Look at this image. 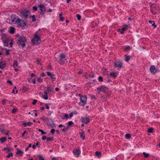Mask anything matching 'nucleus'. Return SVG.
I'll return each instance as SVG.
<instances>
[{
    "instance_id": "nucleus-1",
    "label": "nucleus",
    "mask_w": 160,
    "mask_h": 160,
    "mask_svg": "<svg viewBox=\"0 0 160 160\" xmlns=\"http://www.w3.org/2000/svg\"><path fill=\"white\" fill-rule=\"evenodd\" d=\"M27 41V39L23 36L19 37L18 40L17 41V43L19 46H21L24 48L26 45L25 43Z\"/></svg>"
},
{
    "instance_id": "nucleus-2",
    "label": "nucleus",
    "mask_w": 160,
    "mask_h": 160,
    "mask_svg": "<svg viewBox=\"0 0 160 160\" xmlns=\"http://www.w3.org/2000/svg\"><path fill=\"white\" fill-rule=\"evenodd\" d=\"M41 42L39 34L38 33V32H36L34 34V37L32 40V42L33 44H38Z\"/></svg>"
},
{
    "instance_id": "nucleus-3",
    "label": "nucleus",
    "mask_w": 160,
    "mask_h": 160,
    "mask_svg": "<svg viewBox=\"0 0 160 160\" xmlns=\"http://www.w3.org/2000/svg\"><path fill=\"white\" fill-rule=\"evenodd\" d=\"M16 23L18 27L24 28L26 25V23L24 20H22L19 18H18L16 20Z\"/></svg>"
},
{
    "instance_id": "nucleus-4",
    "label": "nucleus",
    "mask_w": 160,
    "mask_h": 160,
    "mask_svg": "<svg viewBox=\"0 0 160 160\" xmlns=\"http://www.w3.org/2000/svg\"><path fill=\"white\" fill-rule=\"evenodd\" d=\"M59 57L60 58L58 60V62L60 64H64L67 62L64 54L61 53Z\"/></svg>"
},
{
    "instance_id": "nucleus-5",
    "label": "nucleus",
    "mask_w": 160,
    "mask_h": 160,
    "mask_svg": "<svg viewBox=\"0 0 160 160\" xmlns=\"http://www.w3.org/2000/svg\"><path fill=\"white\" fill-rule=\"evenodd\" d=\"M79 96L80 97V100L81 102L79 103V105L82 106H84L87 102V97L85 96H82L81 94H79Z\"/></svg>"
},
{
    "instance_id": "nucleus-6",
    "label": "nucleus",
    "mask_w": 160,
    "mask_h": 160,
    "mask_svg": "<svg viewBox=\"0 0 160 160\" xmlns=\"http://www.w3.org/2000/svg\"><path fill=\"white\" fill-rule=\"evenodd\" d=\"M21 14L25 19H27L30 14L29 10L26 9H22L21 12Z\"/></svg>"
},
{
    "instance_id": "nucleus-7",
    "label": "nucleus",
    "mask_w": 160,
    "mask_h": 160,
    "mask_svg": "<svg viewBox=\"0 0 160 160\" xmlns=\"http://www.w3.org/2000/svg\"><path fill=\"white\" fill-rule=\"evenodd\" d=\"M38 7L39 8H40V10L41 11V14H43L45 13L46 11V10L44 5L42 4H40L38 5Z\"/></svg>"
},
{
    "instance_id": "nucleus-8",
    "label": "nucleus",
    "mask_w": 160,
    "mask_h": 160,
    "mask_svg": "<svg viewBox=\"0 0 160 160\" xmlns=\"http://www.w3.org/2000/svg\"><path fill=\"white\" fill-rule=\"evenodd\" d=\"M122 61H116L114 63V65L116 68H121L122 67Z\"/></svg>"
},
{
    "instance_id": "nucleus-9",
    "label": "nucleus",
    "mask_w": 160,
    "mask_h": 160,
    "mask_svg": "<svg viewBox=\"0 0 160 160\" xmlns=\"http://www.w3.org/2000/svg\"><path fill=\"white\" fill-rule=\"evenodd\" d=\"M150 7L151 12L153 14H155L156 13V6L154 5L153 3H152L150 5Z\"/></svg>"
},
{
    "instance_id": "nucleus-10",
    "label": "nucleus",
    "mask_w": 160,
    "mask_h": 160,
    "mask_svg": "<svg viewBox=\"0 0 160 160\" xmlns=\"http://www.w3.org/2000/svg\"><path fill=\"white\" fill-rule=\"evenodd\" d=\"M81 122L82 123L87 124L89 122V119L88 118H82Z\"/></svg>"
},
{
    "instance_id": "nucleus-11",
    "label": "nucleus",
    "mask_w": 160,
    "mask_h": 160,
    "mask_svg": "<svg viewBox=\"0 0 160 160\" xmlns=\"http://www.w3.org/2000/svg\"><path fill=\"white\" fill-rule=\"evenodd\" d=\"M98 90L99 91V92L102 91H106L107 89L108 88L107 87H104V86H102L100 88H97Z\"/></svg>"
},
{
    "instance_id": "nucleus-12",
    "label": "nucleus",
    "mask_w": 160,
    "mask_h": 160,
    "mask_svg": "<svg viewBox=\"0 0 160 160\" xmlns=\"http://www.w3.org/2000/svg\"><path fill=\"white\" fill-rule=\"evenodd\" d=\"M6 66V63L5 61H2L0 62V68L3 69Z\"/></svg>"
},
{
    "instance_id": "nucleus-13",
    "label": "nucleus",
    "mask_w": 160,
    "mask_h": 160,
    "mask_svg": "<svg viewBox=\"0 0 160 160\" xmlns=\"http://www.w3.org/2000/svg\"><path fill=\"white\" fill-rule=\"evenodd\" d=\"M46 73L47 75L51 78V79L52 81L54 80L55 78L53 77L54 76V74H51L50 72H47Z\"/></svg>"
},
{
    "instance_id": "nucleus-14",
    "label": "nucleus",
    "mask_w": 160,
    "mask_h": 160,
    "mask_svg": "<svg viewBox=\"0 0 160 160\" xmlns=\"http://www.w3.org/2000/svg\"><path fill=\"white\" fill-rule=\"evenodd\" d=\"M155 69V67L154 65H152L150 68V72L152 73L153 74H155L156 73L155 72H154V70Z\"/></svg>"
},
{
    "instance_id": "nucleus-15",
    "label": "nucleus",
    "mask_w": 160,
    "mask_h": 160,
    "mask_svg": "<svg viewBox=\"0 0 160 160\" xmlns=\"http://www.w3.org/2000/svg\"><path fill=\"white\" fill-rule=\"evenodd\" d=\"M32 124V123L31 122H23L22 125H23L24 127H26L27 126H30Z\"/></svg>"
},
{
    "instance_id": "nucleus-16",
    "label": "nucleus",
    "mask_w": 160,
    "mask_h": 160,
    "mask_svg": "<svg viewBox=\"0 0 160 160\" xmlns=\"http://www.w3.org/2000/svg\"><path fill=\"white\" fill-rule=\"evenodd\" d=\"M15 28L13 27H11L10 28V30L9 32L11 34H13L15 32Z\"/></svg>"
},
{
    "instance_id": "nucleus-17",
    "label": "nucleus",
    "mask_w": 160,
    "mask_h": 160,
    "mask_svg": "<svg viewBox=\"0 0 160 160\" xmlns=\"http://www.w3.org/2000/svg\"><path fill=\"white\" fill-rule=\"evenodd\" d=\"M118 73L116 72H111L110 73V75L112 78H115L117 76Z\"/></svg>"
},
{
    "instance_id": "nucleus-18",
    "label": "nucleus",
    "mask_w": 160,
    "mask_h": 160,
    "mask_svg": "<svg viewBox=\"0 0 160 160\" xmlns=\"http://www.w3.org/2000/svg\"><path fill=\"white\" fill-rule=\"evenodd\" d=\"M73 153L74 155H79L80 154V151L78 149H76L74 150Z\"/></svg>"
},
{
    "instance_id": "nucleus-19",
    "label": "nucleus",
    "mask_w": 160,
    "mask_h": 160,
    "mask_svg": "<svg viewBox=\"0 0 160 160\" xmlns=\"http://www.w3.org/2000/svg\"><path fill=\"white\" fill-rule=\"evenodd\" d=\"M9 40L8 39H6L3 41L4 45L5 46L7 47L8 45V43Z\"/></svg>"
},
{
    "instance_id": "nucleus-20",
    "label": "nucleus",
    "mask_w": 160,
    "mask_h": 160,
    "mask_svg": "<svg viewBox=\"0 0 160 160\" xmlns=\"http://www.w3.org/2000/svg\"><path fill=\"white\" fill-rule=\"evenodd\" d=\"M47 92L45 91L44 92V95L42 96V97L45 100L48 99V96L47 95Z\"/></svg>"
},
{
    "instance_id": "nucleus-21",
    "label": "nucleus",
    "mask_w": 160,
    "mask_h": 160,
    "mask_svg": "<svg viewBox=\"0 0 160 160\" xmlns=\"http://www.w3.org/2000/svg\"><path fill=\"white\" fill-rule=\"evenodd\" d=\"M149 23L151 24L155 28H156L157 27V26L155 24L154 21H149Z\"/></svg>"
},
{
    "instance_id": "nucleus-22",
    "label": "nucleus",
    "mask_w": 160,
    "mask_h": 160,
    "mask_svg": "<svg viewBox=\"0 0 160 160\" xmlns=\"http://www.w3.org/2000/svg\"><path fill=\"white\" fill-rule=\"evenodd\" d=\"M68 114H65L62 118V119H68Z\"/></svg>"
},
{
    "instance_id": "nucleus-23",
    "label": "nucleus",
    "mask_w": 160,
    "mask_h": 160,
    "mask_svg": "<svg viewBox=\"0 0 160 160\" xmlns=\"http://www.w3.org/2000/svg\"><path fill=\"white\" fill-rule=\"evenodd\" d=\"M6 138L5 137H2L0 138V140L2 143L4 142L6 140Z\"/></svg>"
},
{
    "instance_id": "nucleus-24",
    "label": "nucleus",
    "mask_w": 160,
    "mask_h": 160,
    "mask_svg": "<svg viewBox=\"0 0 160 160\" xmlns=\"http://www.w3.org/2000/svg\"><path fill=\"white\" fill-rule=\"evenodd\" d=\"M95 153L96 155L97 156H98V157H100L101 155V153L100 152L96 151Z\"/></svg>"
},
{
    "instance_id": "nucleus-25",
    "label": "nucleus",
    "mask_w": 160,
    "mask_h": 160,
    "mask_svg": "<svg viewBox=\"0 0 160 160\" xmlns=\"http://www.w3.org/2000/svg\"><path fill=\"white\" fill-rule=\"evenodd\" d=\"M17 150H18V151H17V152H16V154H21L22 155V154L23 153V152H22V151H21L20 150H19L18 148H17Z\"/></svg>"
},
{
    "instance_id": "nucleus-26",
    "label": "nucleus",
    "mask_w": 160,
    "mask_h": 160,
    "mask_svg": "<svg viewBox=\"0 0 160 160\" xmlns=\"http://www.w3.org/2000/svg\"><path fill=\"white\" fill-rule=\"evenodd\" d=\"M143 154L144 155V157L146 158H147L150 155L149 154L146 153L144 152H143Z\"/></svg>"
},
{
    "instance_id": "nucleus-27",
    "label": "nucleus",
    "mask_w": 160,
    "mask_h": 160,
    "mask_svg": "<svg viewBox=\"0 0 160 160\" xmlns=\"http://www.w3.org/2000/svg\"><path fill=\"white\" fill-rule=\"evenodd\" d=\"M18 66V62L16 60L14 61V64L13 66L14 67H17Z\"/></svg>"
},
{
    "instance_id": "nucleus-28",
    "label": "nucleus",
    "mask_w": 160,
    "mask_h": 160,
    "mask_svg": "<svg viewBox=\"0 0 160 160\" xmlns=\"http://www.w3.org/2000/svg\"><path fill=\"white\" fill-rule=\"evenodd\" d=\"M131 137V134L129 133H127L125 135V138L127 139L130 138Z\"/></svg>"
},
{
    "instance_id": "nucleus-29",
    "label": "nucleus",
    "mask_w": 160,
    "mask_h": 160,
    "mask_svg": "<svg viewBox=\"0 0 160 160\" xmlns=\"http://www.w3.org/2000/svg\"><path fill=\"white\" fill-rule=\"evenodd\" d=\"M131 56H128L126 57L125 60L126 62H128Z\"/></svg>"
},
{
    "instance_id": "nucleus-30",
    "label": "nucleus",
    "mask_w": 160,
    "mask_h": 160,
    "mask_svg": "<svg viewBox=\"0 0 160 160\" xmlns=\"http://www.w3.org/2000/svg\"><path fill=\"white\" fill-rule=\"evenodd\" d=\"M32 18V22H34L36 21V19L35 18V16L34 15H33L31 16Z\"/></svg>"
},
{
    "instance_id": "nucleus-31",
    "label": "nucleus",
    "mask_w": 160,
    "mask_h": 160,
    "mask_svg": "<svg viewBox=\"0 0 160 160\" xmlns=\"http://www.w3.org/2000/svg\"><path fill=\"white\" fill-rule=\"evenodd\" d=\"M153 129L151 128H148L147 132L149 133H152V132Z\"/></svg>"
},
{
    "instance_id": "nucleus-32",
    "label": "nucleus",
    "mask_w": 160,
    "mask_h": 160,
    "mask_svg": "<svg viewBox=\"0 0 160 160\" xmlns=\"http://www.w3.org/2000/svg\"><path fill=\"white\" fill-rule=\"evenodd\" d=\"M52 90V88L51 87L48 86V89L46 90V91L47 92H48V91H51Z\"/></svg>"
},
{
    "instance_id": "nucleus-33",
    "label": "nucleus",
    "mask_w": 160,
    "mask_h": 160,
    "mask_svg": "<svg viewBox=\"0 0 160 160\" xmlns=\"http://www.w3.org/2000/svg\"><path fill=\"white\" fill-rule=\"evenodd\" d=\"M13 156V154L12 152H10L9 154L7 156V158H9L11 157L12 156Z\"/></svg>"
},
{
    "instance_id": "nucleus-34",
    "label": "nucleus",
    "mask_w": 160,
    "mask_h": 160,
    "mask_svg": "<svg viewBox=\"0 0 160 160\" xmlns=\"http://www.w3.org/2000/svg\"><path fill=\"white\" fill-rule=\"evenodd\" d=\"M126 30V28L124 27L122 29V31L120 32V33L121 34H123V32H124Z\"/></svg>"
},
{
    "instance_id": "nucleus-35",
    "label": "nucleus",
    "mask_w": 160,
    "mask_h": 160,
    "mask_svg": "<svg viewBox=\"0 0 160 160\" xmlns=\"http://www.w3.org/2000/svg\"><path fill=\"white\" fill-rule=\"evenodd\" d=\"M38 131L41 132V133L43 134H46V133L45 132H44V131L41 129H39Z\"/></svg>"
},
{
    "instance_id": "nucleus-36",
    "label": "nucleus",
    "mask_w": 160,
    "mask_h": 160,
    "mask_svg": "<svg viewBox=\"0 0 160 160\" xmlns=\"http://www.w3.org/2000/svg\"><path fill=\"white\" fill-rule=\"evenodd\" d=\"M76 17L78 19V20L79 21L80 20V19H81V17L80 15L79 14H77Z\"/></svg>"
},
{
    "instance_id": "nucleus-37",
    "label": "nucleus",
    "mask_w": 160,
    "mask_h": 160,
    "mask_svg": "<svg viewBox=\"0 0 160 160\" xmlns=\"http://www.w3.org/2000/svg\"><path fill=\"white\" fill-rule=\"evenodd\" d=\"M2 132L7 135H8L9 133V131H7V132H6L4 130H2Z\"/></svg>"
},
{
    "instance_id": "nucleus-38",
    "label": "nucleus",
    "mask_w": 160,
    "mask_h": 160,
    "mask_svg": "<svg viewBox=\"0 0 160 160\" xmlns=\"http://www.w3.org/2000/svg\"><path fill=\"white\" fill-rule=\"evenodd\" d=\"M88 77H89V78H94L95 77V75L93 74H90L88 76Z\"/></svg>"
},
{
    "instance_id": "nucleus-39",
    "label": "nucleus",
    "mask_w": 160,
    "mask_h": 160,
    "mask_svg": "<svg viewBox=\"0 0 160 160\" xmlns=\"http://www.w3.org/2000/svg\"><path fill=\"white\" fill-rule=\"evenodd\" d=\"M98 80L100 82H102L103 81L102 78L101 76H99V78H98Z\"/></svg>"
},
{
    "instance_id": "nucleus-40",
    "label": "nucleus",
    "mask_w": 160,
    "mask_h": 160,
    "mask_svg": "<svg viewBox=\"0 0 160 160\" xmlns=\"http://www.w3.org/2000/svg\"><path fill=\"white\" fill-rule=\"evenodd\" d=\"M41 119L44 121H47L48 120L47 118H45L44 117H41Z\"/></svg>"
},
{
    "instance_id": "nucleus-41",
    "label": "nucleus",
    "mask_w": 160,
    "mask_h": 160,
    "mask_svg": "<svg viewBox=\"0 0 160 160\" xmlns=\"http://www.w3.org/2000/svg\"><path fill=\"white\" fill-rule=\"evenodd\" d=\"M69 126L67 127L66 128H64L62 130V131L63 132H65L66 130L68 129Z\"/></svg>"
},
{
    "instance_id": "nucleus-42",
    "label": "nucleus",
    "mask_w": 160,
    "mask_h": 160,
    "mask_svg": "<svg viewBox=\"0 0 160 160\" xmlns=\"http://www.w3.org/2000/svg\"><path fill=\"white\" fill-rule=\"evenodd\" d=\"M22 90L24 91V92H25L27 90V89L25 86H23L22 87Z\"/></svg>"
},
{
    "instance_id": "nucleus-43",
    "label": "nucleus",
    "mask_w": 160,
    "mask_h": 160,
    "mask_svg": "<svg viewBox=\"0 0 160 160\" xmlns=\"http://www.w3.org/2000/svg\"><path fill=\"white\" fill-rule=\"evenodd\" d=\"M80 137L83 140L85 138V137L84 135H82V134H81L80 135Z\"/></svg>"
},
{
    "instance_id": "nucleus-44",
    "label": "nucleus",
    "mask_w": 160,
    "mask_h": 160,
    "mask_svg": "<svg viewBox=\"0 0 160 160\" xmlns=\"http://www.w3.org/2000/svg\"><path fill=\"white\" fill-rule=\"evenodd\" d=\"M73 124V123L72 121H69L68 122V124L69 126H71Z\"/></svg>"
},
{
    "instance_id": "nucleus-45",
    "label": "nucleus",
    "mask_w": 160,
    "mask_h": 160,
    "mask_svg": "<svg viewBox=\"0 0 160 160\" xmlns=\"http://www.w3.org/2000/svg\"><path fill=\"white\" fill-rule=\"evenodd\" d=\"M38 82H42V79L41 78H38Z\"/></svg>"
},
{
    "instance_id": "nucleus-46",
    "label": "nucleus",
    "mask_w": 160,
    "mask_h": 160,
    "mask_svg": "<svg viewBox=\"0 0 160 160\" xmlns=\"http://www.w3.org/2000/svg\"><path fill=\"white\" fill-rule=\"evenodd\" d=\"M17 111V109H13L12 110V112L13 113H15Z\"/></svg>"
},
{
    "instance_id": "nucleus-47",
    "label": "nucleus",
    "mask_w": 160,
    "mask_h": 160,
    "mask_svg": "<svg viewBox=\"0 0 160 160\" xmlns=\"http://www.w3.org/2000/svg\"><path fill=\"white\" fill-rule=\"evenodd\" d=\"M55 130L54 129H51V132L52 133H54L55 132Z\"/></svg>"
},
{
    "instance_id": "nucleus-48",
    "label": "nucleus",
    "mask_w": 160,
    "mask_h": 160,
    "mask_svg": "<svg viewBox=\"0 0 160 160\" xmlns=\"http://www.w3.org/2000/svg\"><path fill=\"white\" fill-rule=\"evenodd\" d=\"M7 101V100L6 99H3L2 101L3 104H4Z\"/></svg>"
},
{
    "instance_id": "nucleus-49",
    "label": "nucleus",
    "mask_w": 160,
    "mask_h": 160,
    "mask_svg": "<svg viewBox=\"0 0 160 160\" xmlns=\"http://www.w3.org/2000/svg\"><path fill=\"white\" fill-rule=\"evenodd\" d=\"M33 9L35 11H36L37 10V7L36 6H33L32 7Z\"/></svg>"
},
{
    "instance_id": "nucleus-50",
    "label": "nucleus",
    "mask_w": 160,
    "mask_h": 160,
    "mask_svg": "<svg viewBox=\"0 0 160 160\" xmlns=\"http://www.w3.org/2000/svg\"><path fill=\"white\" fill-rule=\"evenodd\" d=\"M37 101L35 99H34L33 100V102H32V104L33 105H35L36 104V103L37 102Z\"/></svg>"
},
{
    "instance_id": "nucleus-51",
    "label": "nucleus",
    "mask_w": 160,
    "mask_h": 160,
    "mask_svg": "<svg viewBox=\"0 0 160 160\" xmlns=\"http://www.w3.org/2000/svg\"><path fill=\"white\" fill-rule=\"evenodd\" d=\"M47 138L46 137V136H43V137H42V139L43 140H45L46 139H47Z\"/></svg>"
},
{
    "instance_id": "nucleus-52",
    "label": "nucleus",
    "mask_w": 160,
    "mask_h": 160,
    "mask_svg": "<svg viewBox=\"0 0 160 160\" xmlns=\"http://www.w3.org/2000/svg\"><path fill=\"white\" fill-rule=\"evenodd\" d=\"M64 19V18L63 17H60V20L61 21H63Z\"/></svg>"
},
{
    "instance_id": "nucleus-53",
    "label": "nucleus",
    "mask_w": 160,
    "mask_h": 160,
    "mask_svg": "<svg viewBox=\"0 0 160 160\" xmlns=\"http://www.w3.org/2000/svg\"><path fill=\"white\" fill-rule=\"evenodd\" d=\"M6 55H8L9 54V50H7L5 52Z\"/></svg>"
},
{
    "instance_id": "nucleus-54",
    "label": "nucleus",
    "mask_w": 160,
    "mask_h": 160,
    "mask_svg": "<svg viewBox=\"0 0 160 160\" xmlns=\"http://www.w3.org/2000/svg\"><path fill=\"white\" fill-rule=\"evenodd\" d=\"M73 112H71L70 114H69V116L70 118H71L72 117L73 115Z\"/></svg>"
},
{
    "instance_id": "nucleus-55",
    "label": "nucleus",
    "mask_w": 160,
    "mask_h": 160,
    "mask_svg": "<svg viewBox=\"0 0 160 160\" xmlns=\"http://www.w3.org/2000/svg\"><path fill=\"white\" fill-rule=\"evenodd\" d=\"M26 133H27V132H26V131H24V132L22 134V136L24 137V135Z\"/></svg>"
},
{
    "instance_id": "nucleus-56",
    "label": "nucleus",
    "mask_w": 160,
    "mask_h": 160,
    "mask_svg": "<svg viewBox=\"0 0 160 160\" xmlns=\"http://www.w3.org/2000/svg\"><path fill=\"white\" fill-rule=\"evenodd\" d=\"M40 76L41 77H43L45 75L44 74V73L43 72L41 74Z\"/></svg>"
},
{
    "instance_id": "nucleus-57",
    "label": "nucleus",
    "mask_w": 160,
    "mask_h": 160,
    "mask_svg": "<svg viewBox=\"0 0 160 160\" xmlns=\"http://www.w3.org/2000/svg\"><path fill=\"white\" fill-rule=\"evenodd\" d=\"M7 82L10 83V84H11V85H12V82L11 81H10V80H8L7 81Z\"/></svg>"
},
{
    "instance_id": "nucleus-58",
    "label": "nucleus",
    "mask_w": 160,
    "mask_h": 160,
    "mask_svg": "<svg viewBox=\"0 0 160 160\" xmlns=\"http://www.w3.org/2000/svg\"><path fill=\"white\" fill-rule=\"evenodd\" d=\"M91 98L92 99H96V98H95V96H93V95H92L91 97Z\"/></svg>"
},
{
    "instance_id": "nucleus-59",
    "label": "nucleus",
    "mask_w": 160,
    "mask_h": 160,
    "mask_svg": "<svg viewBox=\"0 0 160 160\" xmlns=\"http://www.w3.org/2000/svg\"><path fill=\"white\" fill-rule=\"evenodd\" d=\"M32 82L34 84H35L36 83V81L35 80V78H34L32 80Z\"/></svg>"
},
{
    "instance_id": "nucleus-60",
    "label": "nucleus",
    "mask_w": 160,
    "mask_h": 160,
    "mask_svg": "<svg viewBox=\"0 0 160 160\" xmlns=\"http://www.w3.org/2000/svg\"><path fill=\"white\" fill-rule=\"evenodd\" d=\"M47 141H50L51 140V138H50L48 137L47 138Z\"/></svg>"
},
{
    "instance_id": "nucleus-61",
    "label": "nucleus",
    "mask_w": 160,
    "mask_h": 160,
    "mask_svg": "<svg viewBox=\"0 0 160 160\" xmlns=\"http://www.w3.org/2000/svg\"><path fill=\"white\" fill-rule=\"evenodd\" d=\"M46 107L48 109H49V107L48 106V104H46Z\"/></svg>"
},
{
    "instance_id": "nucleus-62",
    "label": "nucleus",
    "mask_w": 160,
    "mask_h": 160,
    "mask_svg": "<svg viewBox=\"0 0 160 160\" xmlns=\"http://www.w3.org/2000/svg\"><path fill=\"white\" fill-rule=\"evenodd\" d=\"M36 62L38 64L40 63V61H39L38 59H37L36 61Z\"/></svg>"
},
{
    "instance_id": "nucleus-63",
    "label": "nucleus",
    "mask_w": 160,
    "mask_h": 160,
    "mask_svg": "<svg viewBox=\"0 0 160 160\" xmlns=\"http://www.w3.org/2000/svg\"><path fill=\"white\" fill-rule=\"evenodd\" d=\"M129 48H130V47L129 46H128L126 48H125V50H128Z\"/></svg>"
},
{
    "instance_id": "nucleus-64",
    "label": "nucleus",
    "mask_w": 160,
    "mask_h": 160,
    "mask_svg": "<svg viewBox=\"0 0 160 160\" xmlns=\"http://www.w3.org/2000/svg\"><path fill=\"white\" fill-rule=\"evenodd\" d=\"M36 146L35 145H32V148L33 149H35V148H36Z\"/></svg>"
}]
</instances>
